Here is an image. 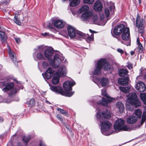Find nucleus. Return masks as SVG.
Segmentation results:
<instances>
[{"mask_svg": "<svg viewBox=\"0 0 146 146\" xmlns=\"http://www.w3.org/2000/svg\"><path fill=\"white\" fill-rule=\"evenodd\" d=\"M50 89L52 91L57 92L62 95H64V92L63 90L61 87L51 86H50Z\"/></svg>", "mask_w": 146, "mask_h": 146, "instance_id": "19", "label": "nucleus"}, {"mask_svg": "<svg viewBox=\"0 0 146 146\" xmlns=\"http://www.w3.org/2000/svg\"><path fill=\"white\" fill-rule=\"evenodd\" d=\"M94 0H83V2L84 3L92 4L94 1Z\"/></svg>", "mask_w": 146, "mask_h": 146, "instance_id": "39", "label": "nucleus"}, {"mask_svg": "<svg viewBox=\"0 0 146 146\" xmlns=\"http://www.w3.org/2000/svg\"><path fill=\"white\" fill-rule=\"evenodd\" d=\"M3 121V119L2 118H0V122H2Z\"/></svg>", "mask_w": 146, "mask_h": 146, "instance_id": "62", "label": "nucleus"}, {"mask_svg": "<svg viewBox=\"0 0 146 146\" xmlns=\"http://www.w3.org/2000/svg\"><path fill=\"white\" fill-rule=\"evenodd\" d=\"M111 64L106 58H100L95 65V69L94 73H100L103 68L104 70L107 71L111 68Z\"/></svg>", "mask_w": 146, "mask_h": 146, "instance_id": "1", "label": "nucleus"}, {"mask_svg": "<svg viewBox=\"0 0 146 146\" xmlns=\"http://www.w3.org/2000/svg\"><path fill=\"white\" fill-rule=\"evenodd\" d=\"M68 34L70 37L71 38L74 37L76 35L77 36L80 37V36L78 35H77V33L78 32H77L76 33L75 32V29L71 26H68L67 27Z\"/></svg>", "mask_w": 146, "mask_h": 146, "instance_id": "16", "label": "nucleus"}, {"mask_svg": "<svg viewBox=\"0 0 146 146\" xmlns=\"http://www.w3.org/2000/svg\"><path fill=\"white\" fill-rule=\"evenodd\" d=\"M89 7L88 6L86 5H84L82 6L79 10L78 13H81L82 12L87 11L89 9Z\"/></svg>", "mask_w": 146, "mask_h": 146, "instance_id": "30", "label": "nucleus"}, {"mask_svg": "<svg viewBox=\"0 0 146 146\" xmlns=\"http://www.w3.org/2000/svg\"><path fill=\"white\" fill-rule=\"evenodd\" d=\"M0 37L2 42H5L7 39L6 35L3 31L0 30Z\"/></svg>", "mask_w": 146, "mask_h": 146, "instance_id": "27", "label": "nucleus"}, {"mask_svg": "<svg viewBox=\"0 0 146 146\" xmlns=\"http://www.w3.org/2000/svg\"><path fill=\"white\" fill-rule=\"evenodd\" d=\"M135 114L139 118H140L142 112L139 109H137L134 111Z\"/></svg>", "mask_w": 146, "mask_h": 146, "instance_id": "36", "label": "nucleus"}, {"mask_svg": "<svg viewBox=\"0 0 146 146\" xmlns=\"http://www.w3.org/2000/svg\"><path fill=\"white\" fill-rule=\"evenodd\" d=\"M53 74H42V75L45 80H48L53 76Z\"/></svg>", "mask_w": 146, "mask_h": 146, "instance_id": "33", "label": "nucleus"}, {"mask_svg": "<svg viewBox=\"0 0 146 146\" xmlns=\"http://www.w3.org/2000/svg\"><path fill=\"white\" fill-rule=\"evenodd\" d=\"M59 70V73H66L67 72L65 68L64 67H61L58 69ZM55 73H58V72H56Z\"/></svg>", "mask_w": 146, "mask_h": 146, "instance_id": "37", "label": "nucleus"}, {"mask_svg": "<svg viewBox=\"0 0 146 146\" xmlns=\"http://www.w3.org/2000/svg\"><path fill=\"white\" fill-rule=\"evenodd\" d=\"M52 78V83L54 84H58L59 81L60 77H63L66 76V74H54Z\"/></svg>", "mask_w": 146, "mask_h": 146, "instance_id": "17", "label": "nucleus"}, {"mask_svg": "<svg viewBox=\"0 0 146 146\" xmlns=\"http://www.w3.org/2000/svg\"><path fill=\"white\" fill-rule=\"evenodd\" d=\"M76 84L75 82L74 81H68L64 82L63 85V87L65 91H71L72 90V87Z\"/></svg>", "mask_w": 146, "mask_h": 146, "instance_id": "11", "label": "nucleus"}, {"mask_svg": "<svg viewBox=\"0 0 146 146\" xmlns=\"http://www.w3.org/2000/svg\"><path fill=\"white\" fill-rule=\"evenodd\" d=\"M39 146H46V145L45 144L44 142L41 141L40 143Z\"/></svg>", "mask_w": 146, "mask_h": 146, "instance_id": "51", "label": "nucleus"}, {"mask_svg": "<svg viewBox=\"0 0 146 146\" xmlns=\"http://www.w3.org/2000/svg\"><path fill=\"white\" fill-rule=\"evenodd\" d=\"M58 110L62 114L66 115H68V112L62 109L59 108L58 109Z\"/></svg>", "mask_w": 146, "mask_h": 146, "instance_id": "42", "label": "nucleus"}, {"mask_svg": "<svg viewBox=\"0 0 146 146\" xmlns=\"http://www.w3.org/2000/svg\"><path fill=\"white\" fill-rule=\"evenodd\" d=\"M125 122L123 119H119L116 121L114 125V128L115 130L125 131H130V129L127 125H123Z\"/></svg>", "mask_w": 146, "mask_h": 146, "instance_id": "4", "label": "nucleus"}, {"mask_svg": "<svg viewBox=\"0 0 146 146\" xmlns=\"http://www.w3.org/2000/svg\"><path fill=\"white\" fill-rule=\"evenodd\" d=\"M119 89L121 91L126 93H127L129 92L130 89L128 87H119Z\"/></svg>", "mask_w": 146, "mask_h": 146, "instance_id": "32", "label": "nucleus"}, {"mask_svg": "<svg viewBox=\"0 0 146 146\" xmlns=\"http://www.w3.org/2000/svg\"><path fill=\"white\" fill-rule=\"evenodd\" d=\"M57 118L58 119H59L62 122H63V120L62 118V117L60 115L58 114L57 115Z\"/></svg>", "mask_w": 146, "mask_h": 146, "instance_id": "49", "label": "nucleus"}, {"mask_svg": "<svg viewBox=\"0 0 146 146\" xmlns=\"http://www.w3.org/2000/svg\"><path fill=\"white\" fill-rule=\"evenodd\" d=\"M130 53L131 55H133L135 54V52L133 51H131V52Z\"/></svg>", "mask_w": 146, "mask_h": 146, "instance_id": "61", "label": "nucleus"}, {"mask_svg": "<svg viewBox=\"0 0 146 146\" xmlns=\"http://www.w3.org/2000/svg\"><path fill=\"white\" fill-rule=\"evenodd\" d=\"M48 25H47V27L49 28H52V25L50 23H48Z\"/></svg>", "mask_w": 146, "mask_h": 146, "instance_id": "54", "label": "nucleus"}, {"mask_svg": "<svg viewBox=\"0 0 146 146\" xmlns=\"http://www.w3.org/2000/svg\"><path fill=\"white\" fill-rule=\"evenodd\" d=\"M42 66L43 68H46L48 66V63L45 61H43L42 64Z\"/></svg>", "mask_w": 146, "mask_h": 146, "instance_id": "45", "label": "nucleus"}, {"mask_svg": "<svg viewBox=\"0 0 146 146\" xmlns=\"http://www.w3.org/2000/svg\"><path fill=\"white\" fill-rule=\"evenodd\" d=\"M144 22L143 18H140L139 14L137 15L136 24L137 27L139 29V32L140 33L142 34L143 33Z\"/></svg>", "mask_w": 146, "mask_h": 146, "instance_id": "7", "label": "nucleus"}, {"mask_svg": "<svg viewBox=\"0 0 146 146\" xmlns=\"http://www.w3.org/2000/svg\"><path fill=\"white\" fill-rule=\"evenodd\" d=\"M74 92H64V95L68 97H70L72 96L74 93Z\"/></svg>", "mask_w": 146, "mask_h": 146, "instance_id": "44", "label": "nucleus"}, {"mask_svg": "<svg viewBox=\"0 0 146 146\" xmlns=\"http://www.w3.org/2000/svg\"><path fill=\"white\" fill-rule=\"evenodd\" d=\"M116 107L119 111L121 112L123 111L124 107L123 104L121 102H118L116 104Z\"/></svg>", "mask_w": 146, "mask_h": 146, "instance_id": "29", "label": "nucleus"}, {"mask_svg": "<svg viewBox=\"0 0 146 146\" xmlns=\"http://www.w3.org/2000/svg\"><path fill=\"white\" fill-rule=\"evenodd\" d=\"M110 102L109 99H106L103 98L98 103V104H100L103 106H106L107 105L108 103Z\"/></svg>", "mask_w": 146, "mask_h": 146, "instance_id": "28", "label": "nucleus"}, {"mask_svg": "<svg viewBox=\"0 0 146 146\" xmlns=\"http://www.w3.org/2000/svg\"><path fill=\"white\" fill-rule=\"evenodd\" d=\"M128 74H119V75L123 78H119L118 82L119 84L123 85H127L129 83V78Z\"/></svg>", "mask_w": 146, "mask_h": 146, "instance_id": "8", "label": "nucleus"}, {"mask_svg": "<svg viewBox=\"0 0 146 146\" xmlns=\"http://www.w3.org/2000/svg\"><path fill=\"white\" fill-rule=\"evenodd\" d=\"M9 54L13 62L14 63H16L17 60L15 54L10 48L9 50Z\"/></svg>", "mask_w": 146, "mask_h": 146, "instance_id": "26", "label": "nucleus"}, {"mask_svg": "<svg viewBox=\"0 0 146 146\" xmlns=\"http://www.w3.org/2000/svg\"><path fill=\"white\" fill-rule=\"evenodd\" d=\"M115 7L113 5V6H110L108 8H106L104 10V14L107 20H109L108 17L110 14H113L114 13V9Z\"/></svg>", "mask_w": 146, "mask_h": 146, "instance_id": "15", "label": "nucleus"}, {"mask_svg": "<svg viewBox=\"0 0 146 146\" xmlns=\"http://www.w3.org/2000/svg\"><path fill=\"white\" fill-rule=\"evenodd\" d=\"M44 55L42 53L40 52L37 53L36 55L37 58L39 60L44 59Z\"/></svg>", "mask_w": 146, "mask_h": 146, "instance_id": "34", "label": "nucleus"}, {"mask_svg": "<svg viewBox=\"0 0 146 146\" xmlns=\"http://www.w3.org/2000/svg\"><path fill=\"white\" fill-rule=\"evenodd\" d=\"M127 102L137 108L141 106V103L135 93H130L127 96Z\"/></svg>", "mask_w": 146, "mask_h": 146, "instance_id": "3", "label": "nucleus"}, {"mask_svg": "<svg viewBox=\"0 0 146 146\" xmlns=\"http://www.w3.org/2000/svg\"><path fill=\"white\" fill-rule=\"evenodd\" d=\"M137 42L138 44H141V43L139 42V38H137Z\"/></svg>", "mask_w": 146, "mask_h": 146, "instance_id": "60", "label": "nucleus"}, {"mask_svg": "<svg viewBox=\"0 0 146 146\" xmlns=\"http://www.w3.org/2000/svg\"><path fill=\"white\" fill-rule=\"evenodd\" d=\"M137 120V117L134 116H130L127 119V121L129 124H133L136 122Z\"/></svg>", "mask_w": 146, "mask_h": 146, "instance_id": "25", "label": "nucleus"}, {"mask_svg": "<svg viewBox=\"0 0 146 146\" xmlns=\"http://www.w3.org/2000/svg\"><path fill=\"white\" fill-rule=\"evenodd\" d=\"M35 104L34 100L33 99H31L29 102V104L31 106H34Z\"/></svg>", "mask_w": 146, "mask_h": 146, "instance_id": "46", "label": "nucleus"}, {"mask_svg": "<svg viewBox=\"0 0 146 146\" xmlns=\"http://www.w3.org/2000/svg\"><path fill=\"white\" fill-rule=\"evenodd\" d=\"M15 39L16 42L18 43L19 44L20 42V39L19 38H15Z\"/></svg>", "mask_w": 146, "mask_h": 146, "instance_id": "56", "label": "nucleus"}, {"mask_svg": "<svg viewBox=\"0 0 146 146\" xmlns=\"http://www.w3.org/2000/svg\"><path fill=\"white\" fill-rule=\"evenodd\" d=\"M140 70L141 73H146V69L142 68Z\"/></svg>", "mask_w": 146, "mask_h": 146, "instance_id": "52", "label": "nucleus"}, {"mask_svg": "<svg viewBox=\"0 0 146 146\" xmlns=\"http://www.w3.org/2000/svg\"><path fill=\"white\" fill-rule=\"evenodd\" d=\"M102 95L106 97L107 98H109V96L106 93L105 90H102Z\"/></svg>", "mask_w": 146, "mask_h": 146, "instance_id": "48", "label": "nucleus"}, {"mask_svg": "<svg viewBox=\"0 0 146 146\" xmlns=\"http://www.w3.org/2000/svg\"><path fill=\"white\" fill-rule=\"evenodd\" d=\"M54 70L51 67L48 68L45 73H54Z\"/></svg>", "mask_w": 146, "mask_h": 146, "instance_id": "40", "label": "nucleus"}, {"mask_svg": "<svg viewBox=\"0 0 146 146\" xmlns=\"http://www.w3.org/2000/svg\"><path fill=\"white\" fill-rule=\"evenodd\" d=\"M146 120L145 119H143L142 117V119L141 121V125H142L144 123L145 121Z\"/></svg>", "mask_w": 146, "mask_h": 146, "instance_id": "58", "label": "nucleus"}, {"mask_svg": "<svg viewBox=\"0 0 146 146\" xmlns=\"http://www.w3.org/2000/svg\"><path fill=\"white\" fill-rule=\"evenodd\" d=\"M129 28H127L122 33L121 37L123 40H127L129 39Z\"/></svg>", "mask_w": 146, "mask_h": 146, "instance_id": "21", "label": "nucleus"}, {"mask_svg": "<svg viewBox=\"0 0 146 146\" xmlns=\"http://www.w3.org/2000/svg\"><path fill=\"white\" fill-rule=\"evenodd\" d=\"M96 116L97 119L100 120L103 119L110 118L111 117V114L109 111L106 110L102 112L101 113L100 112L97 113Z\"/></svg>", "mask_w": 146, "mask_h": 146, "instance_id": "10", "label": "nucleus"}, {"mask_svg": "<svg viewBox=\"0 0 146 146\" xmlns=\"http://www.w3.org/2000/svg\"><path fill=\"white\" fill-rule=\"evenodd\" d=\"M93 75L90 76L91 79L94 81L96 80L97 81L101 84L102 86H105L107 85L109 81L108 79L106 78H99L97 77V76H98L100 74H93Z\"/></svg>", "mask_w": 146, "mask_h": 146, "instance_id": "6", "label": "nucleus"}, {"mask_svg": "<svg viewBox=\"0 0 146 146\" xmlns=\"http://www.w3.org/2000/svg\"><path fill=\"white\" fill-rule=\"evenodd\" d=\"M92 11H88L83 13L81 17V20L83 21H87L90 18V16L91 15Z\"/></svg>", "mask_w": 146, "mask_h": 146, "instance_id": "22", "label": "nucleus"}, {"mask_svg": "<svg viewBox=\"0 0 146 146\" xmlns=\"http://www.w3.org/2000/svg\"><path fill=\"white\" fill-rule=\"evenodd\" d=\"M111 125V124L108 121L104 120L101 121L100 125L101 127L102 131L104 132L108 130Z\"/></svg>", "mask_w": 146, "mask_h": 146, "instance_id": "14", "label": "nucleus"}, {"mask_svg": "<svg viewBox=\"0 0 146 146\" xmlns=\"http://www.w3.org/2000/svg\"><path fill=\"white\" fill-rule=\"evenodd\" d=\"M54 26L58 29L63 28L65 25V23L62 20H58L54 21Z\"/></svg>", "mask_w": 146, "mask_h": 146, "instance_id": "20", "label": "nucleus"}, {"mask_svg": "<svg viewBox=\"0 0 146 146\" xmlns=\"http://www.w3.org/2000/svg\"><path fill=\"white\" fill-rule=\"evenodd\" d=\"M127 28H125V26L123 24H120L116 26L114 29L113 31V34L111 33L112 36L115 38H117L119 41H120V37L116 36L115 35H119L122 33Z\"/></svg>", "mask_w": 146, "mask_h": 146, "instance_id": "5", "label": "nucleus"}, {"mask_svg": "<svg viewBox=\"0 0 146 146\" xmlns=\"http://www.w3.org/2000/svg\"><path fill=\"white\" fill-rule=\"evenodd\" d=\"M64 126L66 127V128H67L68 129H70V126L68 125V124L67 123H64Z\"/></svg>", "mask_w": 146, "mask_h": 146, "instance_id": "55", "label": "nucleus"}, {"mask_svg": "<svg viewBox=\"0 0 146 146\" xmlns=\"http://www.w3.org/2000/svg\"><path fill=\"white\" fill-rule=\"evenodd\" d=\"M102 8V5L101 2L99 1L95 2L93 6V9L95 11H100Z\"/></svg>", "mask_w": 146, "mask_h": 146, "instance_id": "23", "label": "nucleus"}, {"mask_svg": "<svg viewBox=\"0 0 146 146\" xmlns=\"http://www.w3.org/2000/svg\"><path fill=\"white\" fill-rule=\"evenodd\" d=\"M127 64V67L130 70H132L133 68L132 64L130 62H128Z\"/></svg>", "mask_w": 146, "mask_h": 146, "instance_id": "47", "label": "nucleus"}, {"mask_svg": "<svg viewBox=\"0 0 146 146\" xmlns=\"http://www.w3.org/2000/svg\"><path fill=\"white\" fill-rule=\"evenodd\" d=\"M31 139V137L30 136H24L23 139V140L24 142L27 143Z\"/></svg>", "mask_w": 146, "mask_h": 146, "instance_id": "41", "label": "nucleus"}, {"mask_svg": "<svg viewBox=\"0 0 146 146\" xmlns=\"http://www.w3.org/2000/svg\"><path fill=\"white\" fill-rule=\"evenodd\" d=\"M15 80V82L18 84H20L21 83V82H19L18 81H17V80Z\"/></svg>", "mask_w": 146, "mask_h": 146, "instance_id": "63", "label": "nucleus"}, {"mask_svg": "<svg viewBox=\"0 0 146 146\" xmlns=\"http://www.w3.org/2000/svg\"><path fill=\"white\" fill-rule=\"evenodd\" d=\"M42 46H40L38 47V48H42Z\"/></svg>", "mask_w": 146, "mask_h": 146, "instance_id": "64", "label": "nucleus"}, {"mask_svg": "<svg viewBox=\"0 0 146 146\" xmlns=\"http://www.w3.org/2000/svg\"><path fill=\"white\" fill-rule=\"evenodd\" d=\"M140 96L141 99L142 100L144 104L146 105V93L141 94Z\"/></svg>", "mask_w": 146, "mask_h": 146, "instance_id": "35", "label": "nucleus"}, {"mask_svg": "<svg viewBox=\"0 0 146 146\" xmlns=\"http://www.w3.org/2000/svg\"><path fill=\"white\" fill-rule=\"evenodd\" d=\"M77 35L80 36V37L85 39L87 42H89L92 41L94 39V34H92L89 36L88 34H84L81 32L79 31L77 33Z\"/></svg>", "mask_w": 146, "mask_h": 146, "instance_id": "12", "label": "nucleus"}, {"mask_svg": "<svg viewBox=\"0 0 146 146\" xmlns=\"http://www.w3.org/2000/svg\"><path fill=\"white\" fill-rule=\"evenodd\" d=\"M117 51L118 52L120 53L121 54H122L124 53L123 50L120 48H117Z\"/></svg>", "mask_w": 146, "mask_h": 146, "instance_id": "50", "label": "nucleus"}, {"mask_svg": "<svg viewBox=\"0 0 146 146\" xmlns=\"http://www.w3.org/2000/svg\"><path fill=\"white\" fill-rule=\"evenodd\" d=\"M54 53L53 49L52 47H49L44 51V56L48 60H50Z\"/></svg>", "mask_w": 146, "mask_h": 146, "instance_id": "13", "label": "nucleus"}, {"mask_svg": "<svg viewBox=\"0 0 146 146\" xmlns=\"http://www.w3.org/2000/svg\"><path fill=\"white\" fill-rule=\"evenodd\" d=\"M138 45V47L137 48L138 50V52L139 53H141L143 52V47L142 46L141 43Z\"/></svg>", "mask_w": 146, "mask_h": 146, "instance_id": "38", "label": "nucleus"}, {"mask_svg": "<svg viewBox=\"0 0 146 146\" xmlns=\"http://www.w3.org/2000/svg\"><path fill=\"white\" fill-rule=\"evenodd\" d=\"M135 88L140 92H143L146 90V86L145 84L141 82H139L135 86Z\"/></svg>", "mask_w": 146, "mask_h": 146, "instance_id": "18", "label": "nucleus"}, {"mask_svg": "<svg viewBox=\"0 0 146 146\" xmlns=\"http://www.w3.org/2000/svg\"><path fill=\"white\" fill-rule=\"evenodd\" d=\"M142 117L145 119L146 120V111H144L143 112Z\"/></svg>", "mask_w": 146, "mask_h": 146, "instance_id": "53", "label": "nucleus"}, {"mask_svg": "<svg viewBox=\"0 0 146 146\" xmlns=\"http://www.w3.org/2000/svg\"><path fill=\"white\" fill-rule=\"evenodd\" d=\"M91 15H90V18L91 19V23L92 24H97L96 21L98 20V17L97 15L94 14L92 12V11Z\"/></svg>", "mask_w": 146, "mask_h": 146, "instance_id": "24", "label": "nucleus"}, {"mask_svg": "<svg viewBox=\"0 0 146 146\" xmlns=\"http://www.w3.org/2000/svg\"><path fill=\"white\" fill-rule=\"evenodd\" d=\"M41 35H43L44 36H47L49 35V34L48 33H42Z\"/></svg>", "mask_w": 146, "mask_h": 146, "instance_id": "59", "label": "nucleus"}, {"mask_svg": "<svg viewBox=\"0 0 146 146\" xmlns=\"http://www.w3.org/2000/svg\"><path fill=\"white\" fill-rule=\"evenodd\" d=\"M60 58L61 56L60 55L56 54L54 56L53 60H50V62H51L52 66L54 68H57L59 66L61 62Z\"/></svg>", "mask_w": 146, "mask_h": 146, "instance_id": "9", "label": "nucleus"}, {"mask_svg": "<svg viewBox=\"0 0 146 146\" xmlns=\"http://www.w3.org/2000/svg\"><path fill=\"white\" fill-rule=\"evenodd\" d=\"M129 72L126 69H121L119 70L118 73H128Z\"/></svg>", "mask_w": 146, "mask_h": 146, "instance_id": "43", "label": "nucleus"}, {"mask_svg": "<svg viewBox=\"0 0 146 146\" xmlns=\"http://www.w3.org/2000/svg\"><path fill=\"white\" fill-rule=\"evenodd\" d=\"M11 102V101L10 99H7L6 100H4V102L7 103H10Z\"/></svg>", "mask_w": 146, "mask_h": 146, "instance_id": "57", "label": "nucleus"}, {"mask_svg": "<svg viewBox=\"0 0 146 146\" xmlns=\"http://www.w3.org/2000/svg\"><path fill=\"white\" fill-rule=\"evenodd\" d=\"M1 83L4 86H5L2 89V90L6 92L9 91L8 95L10 97H13L17 93V89L13 87L14 84L13 82L8 83L7 85L5 82H2Z\"/></svg>", "mask_w": 146, "mask_h": 146, "instance_id": "2", "label": "nucleus"}, {"mask_svg": "<svg viewBox=\"0 0 146 146\" xmlns=\"http://www.w3.org/2000/svg\"><path fill=\"white\" fill-rule=\"evenodd\" d=\"M19 12H17L14 17L15 22L18 25H19L20 23V22L19 21Z\"/></svg>", "mask_w": 146, "mask_h": 146, "instance_id": "31", "label": "nucleus"}]
</instances>
